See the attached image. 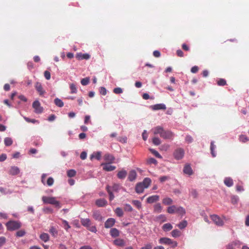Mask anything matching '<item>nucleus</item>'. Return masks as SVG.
<instances>
[{
	"instance_id": "obj_1",
	"label": "nucleus",
	"mask_w": 249,
	"mask_h": 249,
	"mask_svg": "<svg viewBox=\"0 0 249 249\" xmlns=\"http://www.w3.org/2000/svg\"><path fill=\"white\" fill-rule=\"evenodd\" d=\"M81 223L87 230L91 232L96 233L97 231L96 227L94 225H92V224L89 218H81Z\"/></svg>"
},
{
	"instance_id": "obj_2",
	"label": "nucleus",
	"mask_w": 249,
	"mask_h": 249,
	"mask_svg": "<svg viewBox=\"0 0 249 249\" xmlns=\"http://www.w3.org/2000/svg\"><path fill=\"white\" fill-rule=\"evenodd\" d=\"M42 200L45 204L54 205L58 209L61 208L60 202L56 200L55 197L43 196L42 197Z\"/></svg>"
},
{
	"instance_id": "obj_3",
	"label": "nucleus",
	"mask_w": 249,
	"mask_h": 249,
	"mask_svg": "<svg viewBox=\"0 0 249 249\" xmlns=\"http://www.w3.org/2000/svg\"><path fill=\"white\" fill-rule=\"evenodd\" d=\"M7 230L13 231L19 229L21 227V223L19 221L11 220L6 224Z\"/></svg>"
},
{
	"instance_id": "obj_4",
	"label": "nucleus",
	"mask_w": 249,
	"mask_h": 249,
	"mask_svg": "<svg viewBox=\"0 0 249 249\" xmlns=\"http://www.w3.org/2000/svg\"><path fill=\"white\" fill-rule=\"evenodd\" d=\"M211 219L218 226H222L224 225V221H226L229 220L228 218L223 216L222 218L216 214L212 215L211 216Z\"/></svg>"
},
{
	"instance_id": "obj_5",
	"label": "nucleus",
	"mask_w": 249,
	"mask_h": 249,
	"mask_svg": "<svg viewBox=\"0 0 249 249\" xmlns=\"http://www.w3.org/2000/svg\"><path fill=\"white\" fill-rule=\"evenodd\" d=\"M175 159L179 160L182 159L184 155V150L181 148L176 149L173 153Z\"/></svg>"
},
{
	"instance_id": "obj_6",
	"label": "nucleus",
	"mask_w": 249,
	"mask_h": 249,
	"mask_svg": "<svg viewBox=\"0 0 249 249\" xmlns=\"http://www.w3.org/2000/svg\"><path fill=\"white\" fill-rule=\"evenodd\" d=\"M32 106L35 109L34 111L36 113L40 114L43 112V108L41 106L40 103L38 100L34 101Z\"/></svg>"
},
{
	"instance_id": "obj_7",
	"label": "nucleus",
	"mask_w": 249,
	"mask_h": 249,
	"mask_svg": "<svg viewBox=\"0 0 249 249\" xmlns=\"http://www.w3.org/2000/svg\"><path fill=\"white\" fill-rule=\"evenodd\" d=\"M35 88L39 94L41 96H43L46 93V91L43 89V87L40 83L37 82L35 84Z\"/></svg>"
},
{
	"instance_id": "obj_8",
	"label": "nucleus",
	"mask_w": 249,
	"mask_h": 249,
	"mask_svg": "<svg viewBox=\"0 0 249 249\" xmlns=\"http://www.w3.org/2000/svg\"><path fill=\"white\" fill-rule=\"evenodd\" d=\"M174 136V134L169 130H164L161 136V138L164 139H172Z\"/></svg>"
},
{
	"instance_id": "obj_9",
	"label": "nucleus",
	"mask_w": 249,
	"mask_h": 249,
	"mask_svg": "<svg viewBox=\"0 0 249 249\" xmlns=\"http://www.w3.org/2000/svg\"><path fill=\"white\" fill-rule=\"evenodd\" d=\"M115 222L114 218H109L105 222V227L107 229L110 228L114 225Z\"/></svg>"
},
{
	"instance_id": "obj_10",
	"label": "nucleus",
	"mask_w": 249,
	"mask_h": 249,
	"mask_svg": "<svg viewBox=\"0 0 249 249\" xmlns=\"http://www.w3.org/2000/svg\"><path fill=\"white\" fill-rule=\"evenodd\" d=\"M164 130L163 128L160 126H156L152 129L153 133L155 135L159 134L161 137Z\"/></svg>"
},
{
	"instance_id": "obj_11",
	"label": "nucleus",
	"mask_w": 249,
	"mask_h": 249,
	"mask_svg": "<svg viewBox=\"0 0 249 249\" xmlns=\"http://www.w3.org/2000/svg\"><path fill=\"white\" fill-rule=\"evenodd\" d=\"M107 202L104 198H100L97 199L95 201L96 205L99 207H102L107 205Z\"/></svg>"
},
{
	"instance_id": "obj_12",
	"label": "nucleus",
	"mask_w": 249,
	"mask_h": 249,
	"mask_svg": "<svg viewBox=\"0 0 249 249\" xmlns=\"http://www.w3.org/2000/svg\"><path fill=\"white\" fill-rule=\"evenodd\" d=\"M76 58L79 60H88L90 58V55L88 53H78L76 55Z\"/></svg>"
},
{
	"instance_id": "obj_13",
	"label": "nucleus",
	"mask_w": 249,
	"mask_h": 249,
	"mask_svg": "<svg viewBox=\"0 0 249 249\" xmlns=\"http://www.w3.org/2000/svg\"><path fill=\"white\" fill-rule=\"evenodd\" d=\"M110 163H103L102 165L103 166V170L106 171H112L116 169V166L111 165Z\"/></svg>"
},
{
	"instance_id": "obj_14",
	"label": "nucleus",
	"mask_w": 249,
	"mask_h": 249,
	"mask_svg": "<svg viewBox=\"0 0 249 249\" xmlns=\"http://www.w3.org/2000/svg\"><path fill=\"white\" fill-rule=\"evenodd\" d=\"M104 160L109 163H112L114 160V157L109 153L106 154L104 156Z\"/></svg>"
},
{
	"instance_id": "obj_15",
	"label": "nucleus",
	"mask_w": 249,
	"mask_h": 249,
	"mask_svg": "<svg viewBox=\"0 0 249 249\" xmlns=\"http://www.w3.org/2000/svg\"><path fill=\"white\" fill-rule=\"evenodd\" d=\"M92 216L96 220L101 221L103 220V216L100 214V213L98 211H94L93 212Z\"/></svg>"
},
{
	"instance_id": "obj_16",
	"label": "nucleus",
	"mask_w": 249,
	"mask_h": 249,
	"mask_svg": "<svg viewBox=\"0 0 249 249\" xmlns=\"http://www.w3.org/2000/svg\"><path fill=\"white\" fill-rule=\"evenodd\" d=\"M160 197L158 195H153L150 196H149L147 198V202L148 203H153L155 202H156L159 200Z\"/></svg>"
},
{
	"instance_id": "obj_17",
	"label": "nucleus",
	"mask_w": 249,
	"mask_h": 249,
	"mask_svg": "<svg viewBox=\"0 0 249 249\" xmlns=\"http://www.w3.org/2000/svg\"><path fill=\"white\" fill-rule=\"evenodd\" d=\"M145 189L141 182L137 183L135 187V191L137 193L141 194L143 193L144 189Z\"/></svg>"
},
{
	"instance_id": "obj_18",
	"label": "nucleus",
	"mask_w": 249,
	"mask_h": 249,
	"mask_svg": "<svg viewBox=\"0 0 249 249\" xmlns=\"http://www.w3.org/2000/svg\"><path fill=\"white\" fill-rule=\"evenodd\" d=\"M159 243L165 245H171L172 244V240L167 237H162L160 239Z\"/></svg>"
},
{
	"instance_id": "obj_19",
	"label": "nucleus",
	"mask_w": 249,
	"mask_h": 249,
	"mask_svg": "<svg viewBox=\"0 0 249 249\" xmlns=\"http://www.w3.org/2000/svg\"><path fill=\"white\" fill-rule=\"evenodd\" d=\"M19 173V169L18 167L15 166L11 167L9 171V174L13 176L18 175Z\"/></svg>"
},
{
	"instance_id": "obj_20",
	"label": "nucleus",
	"mask_w": 249,
	"mask_h": 249,
	"mask_svg": "<svg viewBox=\"0 0 249 249\" xmlns=\"http://www.w3.org/2000/svg\"><path fill=\"white\" fill-rule=\"evenodd\" d=\"M136 177L137 173L135 170H132L129 172L128 179L130 181H134L136 179Z\"/></svg>"
},
{
	"instance_id": "obj_21",
	"label": "nucleus",
	"mask_w": 249,
	"mask_h": 249,
	"mask_svg": "<svg viewBox=\"0 0 249 249\" xmlns=\"http://www.w3.org/2000/svg\"><path fill=\"white\" fill-rule=\"evenodd\" d=\"M127 174V171L123 169L118 172L117 176L119 179H124L126 177Z\"/></svg>"
},
{
	"instance_id": "obj_22",
	"label": "nucleus",
	"mask_w": 249,
	"mask_h": 249,
	"mask_svg": "<svg viewBox=\"0 0 249 249\" xmlns=\"http://www.w3.org/2000/svg\"><path fill=\"white\" fill-rule=\"evenodd\" d=\"M151 108L153 110H160V109H166V107L163 104H159L151 106Z\"/></svg>"
},
{
	"instance_id": "obj_23",
	"label": "nucleus",
	"mask_w": 249,
	"mask_h": 249,
	"mask_svg": "<svg viewBox=\"0 0 249 249\" xmlns=\"http://www.w3.org/2000/svg\"><path fill=\"white\" fill-rule=\"evenodd\" d=\"M110 234L113 237H117L120 235V231L116 228H112L110 230Z\"/></svg>"
},
{
	"instance_id": "obj_24",
	"label": "nucleus",
	"mask_w": 249,
	"mask_h": 249,
	"mask_svg": "<svg viewBox=\"0 0 249 249\" xmlns=\"http://www.w3.org/2000/svg\"><path fill=\"white\" fill-rule=\"evenodd\" d=\"M113 243L115 245L119 246V247H124L125 245L124 241L123 239L118 238L115 239L113 241Z\"/></svg>"
},
{
	"instance_id": "obj_25",
	"label": "nucleus",
	"mask_w": 249,
	"mask_h": 249,
	"mask_svg": "<svg viewBox=\"0 0 249 249\" xmlns=\"http://www.w3.org/2000/svg\"><path fill=\"white\" fill-rule=\"evenodd\" d=\"M162 207L160 204L158 203L154 206V212L155 213H160L162 212Z\"/></svg>"
},
{
	"instance_id": "obj_26",
	"label": "nucleus",
	"mask_w": 249,
	"mask_h": 249,
	"mask_svg": "<svg viewBox=\"0 0 249 249\" xmlns=\"http://www.w3.org/2000/svg\"><path fill=\"white\" fill-rule=\"evenodd\" d=\"M151 183V180L148 178H145L141 183L145 188H147Z\"/></svg>"
},
{
	"instance_id": "obj_27",
	"label": "nucleus",
	"mask_w": 249,
	"mask_h": 249,
	"mask_svg": "<svg viewBox=\"0 0 249 249\" xmlns=\"http://www.w3.org/2000/svg\"><path fill=\"white\" fill-rule=\"evenodd\" d=\"M183 172L185 174L188 175H191L193 174V171L191 166L189 165H185L183 169Z\"/></svg>"
},
{
	"instance_id": "obj_28",
	"label": "nucleus",
	"mask_w": 249,
	"mask_h": 249,
	"mask_svg": "<svg viewBox=\"0 0 249 249\" xmlns=\"http://www.w3.org/2000/svg\"><path fill=\"white\" fill-rule=\"evenodd\" d=\"M178 207L175 205H172L171 206L168 207L167 209V212L168 213L170 214H173L177 212V209Z\"/></svg>"
},
{
	"instance_id": "obj_29",
	"label": "nucleus",
	"mask_w": 249,
	"mask_h": 249,
	"mask_svg": "<svg viewBox=\"0 0 249 249\" xmlns=\"http://www.w3.org/2000/svg\"><path fill=\"white\" fill-rule=\"evenodd\" d=\"M224 183L228 187H231L233 185V180L230 178H226L224 179Z\"/></svg>"
},
{
	"instance_id": "obj_30",
	"label": "nucleus",
	"mask_w": 249,
	"mask_h": 249,
	"mask_svg": "<svg viewBox=\"0 0 249 249\" xmlns=\"http://www.w3.org/2000/svg\"><path fill=\"white\" fill-rule=\"evenodd\" d=\"M173 228L172 225L170 223L164 224L162 227V230L164 231H168L171 230Z\"/></svg>"
},
{
	"instance_id": "obj_31",
	"label": "nucleus",
	"mask_w": 249,
	"mask_h": 249,
	"mask_svg": "<svg viewBox=\"0 0 249 249\" xmlns=\"http://www.w3.org/2000/svg\"><path fill=\"white\" fill-rule=\"evenodd\" d=\"M49 232L54 237H56L57 236L58 231L54 227H51L49 230Z\"/></svg>"
},
{
	"instance_id": "obj_32",
	"label": "nucleus",
	"mask_w": 249,
	"mask_h": 249,
	"mask_svg": "<svg viewBox=\"0 0 249 249\" xmlns=\"http://www.w3.org/2000/svg\"><path fill=\"white\" fill-rule=\"evenodd\" d=\"M101 157V152H96L93 153L92 155H90V159L92 160L93 158H95L98 160H100Z\"/></svg>"
},
{
	"instance_id": "obj_33",
	"label": "nucleus",
	"mask_w": 249,
	"mask_h": 249,
	"mask_svg": "<svg viewBox=\"0 0 249 249\" xmlns=\"http://www.w3.org/2000/svg\"><path fill=\"white\" fill-rule=\"evenodd\" d=\"M40 238L44 242H47L49 240V235L48 233H43L40 234Z\"/></svg>"
},
{
	"instance_id": "obj_34",
	"label": "nucleus",
	"mask_w": 249,
	"mask_h": 249,
	"mask_svg": "<svg viewBox=\"0 0 249 249\" xmlns=\"http://www.w3.org/2000/svg\"><path fill=\"white\" fill-rule=\"evenodd\" d=\"M106 190L109 196V200L112 201L114 198V196L113 195L111 191V187L109 186V185H107L106 187Z\"/></svg>"
},
{
	"instance_id": "obj_35",
	"label": "nucleus",
	"mask_w": 249,
	"mask_h": 249,
	"mask_svg": "<svg viewBox=\"0 0 249 249\" xmlns=\"http://www.w3.org/2000/svg\"><path fill=\"white\" fill-rule=\"evenodd\" d=\"M54 103L56 106L60 107H61L64 106L63 101L58 98H56L54 99Z\"/></svg>"
},
{
	"instance_id": "obj_36",
	"label": "nucleus",
	"mask_w": 249,
	"mask_h": 249,
	"mask_svg": "<svg viewBox=\"0 0 249 249\" xmlns=\"http://www.w3.org/2000/svg\"><path fill=\"white\" fill-rule=\"evenodd\" d=\"M4 142L6 146H9L12 144L13 143V140L10 137H6L4 140Z\"/></svg>"
},
{
	"instance_id": "obj_37",
	"label": "nucleus",
	"mask_w": 249,
	"mask_h": 249,
	"mask_svg": "<svg viewBox=\"0 0 249 249\" xmlns=\"http://www.w3.org/2000/svg\"><path fill=\"white\" fill-rule=\"evenodd\" d=\"M132 203L139 210L142 208V203L138 200H133Z\"/></svg>"
},
{
	"instance_id": "obj_38",
	"label": "nucleus",
	"mask_w": 249,
	"mask_h": 249,
	"mask_svg": "<svg viewBox=\"0 0 249 249\" xmlns=\"http://www.w3.org/2000/svg\"><path fill=\"white\" fill-rule=\"evenodd\" d=\"M115 213L118 217H122L124 215V212L121 208L118 207L115 210Z\"/></svg>"
},
{
	"instance_id": "obj_39",
	"label": "nucleus",
	"mask_w": 249,
	"mask_h": 249,
	"mask_svg": "<svg viewBox=\"0 0 249 249\" xmlns=\"http://www.w3.org/2000/svg\"><path fill=\"white\" fill-rule=\"evenodd\" d=\"M162 203L166 205H171L173 203V200L171 198L166 197L163 199Z\"/></svg>"
},
{
	"instance_id": "obj_40",
	"label": "nucleus",
	"mask_w": 249,
	"mask_h": 249,
	"mask_svg": "<svg viewBox=\"0 0 249 249\" xmlns=\"http://www.w3.org/2000/svg\"><path fill=\"white\" fill-rule=\"evenodd\" d=\"M156 218L157 221H160L161 222H165L167 220L166 216L164 214H160L157 216Z\"/></svg>"
},
{
	"instance_id": "obj_41",
	"label": "nucleus",
	"mask_w": 249,
	"mask_h": 249,
	"mask_svg": "<svg viewBox=\"0 0 249 249\" xmlns=\"http://www.w3.org/2000/svg\"><path fill=\"white\" fill-rule=\"evenodd\" d=\"M171 235L173 237L176 238L180 236L181 232L179 230L176 229L172 231Z\"/></svg>"
},
{
	"instance_id": "obj_42",
	"label": "nucleus",
	"mask_w": 249,
	"mask_h": 249,
	"mask_svg": "<svg viewBox=\"0 0 249 249\" xmlns=\"http://www.w3.org/2000/svg\"><path fill=\"white\" fill-rule=\"evenodd\" d=\"M185 210L182 207H178L177 209V212L176 213H178V214L183 215L185 214Z\"/></svg>"
},
{
	"instance_id": "obj_43",
	"label": "nucleus",
	"mask_w": 249,
	"mask_h": 249,
	"mask_svg": "<svg viewBox=\"0 0 249 249\" xmlns=\"http://www.w3.org/2000/svg\"><path fill=\"white\" fill-rule=\"evenodd\" d=\"M187 225V222L186 220H183L178 224V227L180 229H183L185 228Z\"/></svg>"
},
{
	"instance_id": "obj_44",
	"label": "nucleus",
	"mask_w": 249,
	"mask_h": 249,
	"mask_svg": "<svg viewBox=\"0 0 249 249\" xmlns=\"http://www.w3.org/2000/svg\"><path fill=\"white\" fill-rule=\"evenodd\" d=\"M76 173V172L74 170L71 169L67 171V176L70 178L73 177L75 176Z\"/></svg>"
},
{
	"instance_id": "obj_45",
	"label": "nucleus",
	"mask_w": 249,
	"mask_h": 249,
	"mask_svg": "<svg viewBox=\"0 0 249 249\" xmlns=\"http://www.w3.org/2000/svg\"><path fill=\"white\" fill-rule=\"evenodd\" d=\"M217 84L219 86H223L227 85V82L224 79H219L217 81Z\"/></svg>"
},
{
	"instance_id": "obj_46",
	"label": "nucleus",
	"mask_w": 249,
	"mask_h": 249,
	"mask_svg": "<svg viewBox=\"0 0 249 249\" xmlns=\"http://www.w3.org/2000/svg\"><path fill=\"white\" fill-rule=\"evenodd\" d=\"M215 148V145L214 144V142H211L210 149H211V154L213 157H214L216 156L215 153L214 152V150Z\"/></svg>"
},
{
	"instance_id": "obj_47",
	"label": "nucleus",
	"mask_w": 249,
	"mask_h": 249,
	"mask_svg": "<svg viewBox=\"0 0 249 249\" xmlns=\"http://www.w3.org/2000/svg\"><path fill=\"white\" fill-rule=\"evenodd\" d=\"M62 221L63 227L66 231H68V229L71 228V226L69 225L68 221L65 220H62Z\"/></svg>"
},
{
	"instance_id": "obj_48",
	"label": "nucleus",
	"mask_w": 249,
	"mask_h": 249,
	"mask_svg": "<svg viewBox=\"0 0 249 249\" xmlns=\"http://www.w3.org/2000/svg\"><path fill=\"white\" fill-rule=\"evenodd\" d=\"M152 142L154 144L159 145L161 143L160 140L158 137H154L152 140Z\"/></svg>"
},
{
	"instance_id": "obj_49",
	"label": "nucleus",
	"mask_w": 249,
	"mask_h": 249,
	"mask_svg": "<svg viewBox=\"0 0 249 249\" xmlns=\"http://www.w3.org/2000/svg\"><path fill=\"white\" fill-rule=\"evenodd\" d=\"M150 151L157 158H159V159H161L162 158V156L159 154V153L157 151H156V150H154L153 149H150Z\"/></svg>"
},
{
	"instance_id": "obj_50",
	"label": "nucleus",
	"mask_w": 249,
	"mask_h": 249,
	"mask_svg": "<svg viewBox=\"0 0 249 249\" xmlns=\"http://www.w3.org/2000/svg\"><path fill=\"white\" fill-rule=\"evenodd\" d=\"M147 162L149 164H154L155 165H157L158 163L157 160L153 158L148 159L147 160Z\"/></svg>"
},
{
	"instance_id": "obj_51",
	"label": "nucleus",
	"mask_w": 249,
	"mask_h": 249,
	"mask_svg": "<svg viewBox=\"0 0 249 249\" xmlns=\"http://www.w3.org/2000/svg\"><path fill=\"white\" fill-rule=\"evenodd\" d=\"M249 138L246 135H242L239 137V140L242 142H246L249 141Z\"/></svg>"
},
{
	"instance_id": "obj_52",
	"label": "nucleus",
	"mask_w": 249,
	"mask_h": 249,
	"mask_svg": "<svg viewBox=\"0 0 249 249\" xmlns=\"http://www.w3.org/2000/svg\"><path fill=\"white\" fill-rule=\"evenodd\" d=\"M89 82V77H86L85 78H83L81 81V83L83 86L87 85Z\"/></svg>"
},
{
	"instance_id": "obj_53",
	"label": "nucleus",
	"mask_w": 249,
	"mask_h": 249,
	"mask_svg": "<svg viewBox=\"0 0 249 249\" xmlns=\"http://www.w3.org/2000/svg\"><path fill=\"white\" fill-rule=\"evenodd\" d=\"M124 210L126 212H131L133 211V208L130 205L125 204L124 205Z\"/></svg>"
},
{
	"instance_id": "obj_54",
	"label": "nucleus",
	"mask_w": 249,
	"mask_h": 249,
	"mask_svg": "<svg viewBox=\"0 0 249 249\" xmlns=\"http://www.w3.org/2000/svg\"><path fill=\"white\" fill-rule=\"evenodd\" d=\"M25 233H26V232L24 230H21L18 231L16 232V236L18 237H22L25 234Z\"/></svg>"
},
{
	"instance_id": "obj_55",
	"label": "nucleus",
	"mask_w": 249,
	"mask_h": 249,
	"mask_svg": "<svg viewBox=\"0 0 249 249\" xmlns=\"http://www.w3.org/2000/svg\"><path fill=\"white\" fill-rule=\"evenodd\" d=\"M70 89L71 93H75L77 92V88L74 84H71L70 85Z\"/></svg>"
},
{
	"instance_id": "obj_56",
	"label": "nucleus",
	"mask_w": 249,
	"mask_h": 249,
	"mask_svg": "<svg viewBox=\"0 0 249 249\" xmlns=\"http://www.w3.org/2000/svg\"><path fill=\"white\" fill-rule=\"evenodd\" d=\"M53 183H54V180H53V178L52 177H49L47 179V184L48 186H51L53 185Z\"/></svg>"
},
{
	"instance_id": "obj_57",
	"label": "nucleus",
	"mask_w": 249,
	"mask_h": 249,
	"mask_svg": "<svg viewBox=\"0 0 249 249\" xmlns=\"http://www.w3.org/2000/svg\"><path fill=\"white\" fill-rule=\"evenodd\" d=\"M25 120L28 122V123H38V121L36 120V119H30L28 117H24V118Z\"/></svg>"
},
{
	"instance_id": "obj_58",
	"label": "nucleus",
	"mask_w": 249,
	"mask_h": 249,
	"mask_svg": "<svg viewBox=\"0 0 249 249\" xmlns=\"http://www.w3.org/2000/svg\"><path fill=\"white\" fill-rule=\"evenodd\" d=\"M113 92L115 94H120L123 92V89L121 88H116L114 89Z\"/></svg>"
},
{
	"instance_id": "obj_59",
	"label": "nucleus",
	"mask_w": 249,
	"mask_h": 249,
	"mask_svg": "<svg viewBox=\"0 0 249 249\" xmlns=\"http://www.w3.org/2000/svg\"><path fill=\"white\" fill-rule=\"evenodd\" d=\"M185 141L188 143H190L193 141V139L191 136L187 135L185 138Z\"/></svg>"
},
{
	"instance_id": "obj_60",
	"label": "nucleus",
	"mask_w": 249,
	"mask_h": 249,
	"mask_svg": "<svg viewBox=\"0 0 249 249\" xmlns=\"http://www.w3.org/2000/svg\"><path fill=\"white\" fill-rule=\"evenodd\" d=\"M6 238L3 236L0 237V247L2 246L6 243Z\"/></svg>"
},
{
	"instance_id": "obj_61",
	"label": "nucleus",
	"mask_w": 249,
	"mask_h": 249,
	"mask_svg": "<svg viewBox=\"0 0 249 249\" xmlns=\"http://www.w3.org/2000/svg\"><path fill=\"white\" fill-rule=\"evenodd\" d=\"M44 74L45 77L46 78V79L47 80H50V78H51V73H50V72L49 71H45Z\"/></svg>"
},
{
	"instance_id": "obj_62",
	"label": "nucleus",
	"mask_w": 249,
	"mask_h": 249,
	"mask_svg": "<svg viewBox=\"0 0 249 249\" xmlns=\"http://www.w3.org/2000/svg\"><path fill=\"white\" fill-rule=\"evenodd\" d=\"M236 245V244L235 243L232 242L228 245L227 247V249H234Z\"/></svg>"
},
{
	"instance_id": "obj_63",
	"label": "nucleus",
	"mask_w": 249,
	"mask_h": 249,
	"mask_svg": "<svg viewBox=\"0 0 249 249\" xmlns=\"http://www.w3.org/2000/svg\"><path fill=\"white\" fill-rule=\"evenodd\" d=\"M190 193L194 198L196 197L197 196V193L196 190L192 189L190 191Z\"/></svg>"
},
{
	"instance_id": "obj_64",
	"label": "nucleus",
	"mask_w": 249,
	"mask_h": 249,
	"mask_svg": "<svg viewBox=\"0 0 249 249\" xmlns=\"http://www.w3.org/2000/svg\"><path fill=\"white\" fill-rule=\"evenodd\" d=\"M152 245L151 243L146 244L144 247H142L141 249H151Z\"/></svg>"
}]
</instances>
